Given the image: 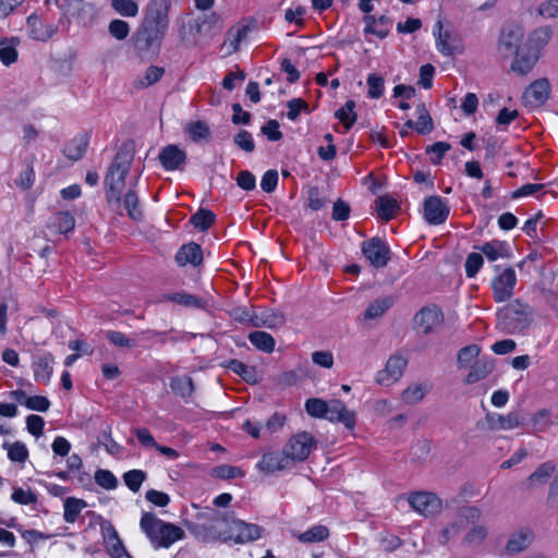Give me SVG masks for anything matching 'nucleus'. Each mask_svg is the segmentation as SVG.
<instances>
[{"instance_id":"nucleus-1","label":"nucleus","mask_w":558,"mask_h":558,"mask_svg":"<svg viewBox=\"0 0 558 558\" xmlns=\"http://www.w3.org/2000/svg\"><path fill=\"white\" fill-rule=\"evenodd\" d=\"M171 0H149L144 16L132 36L135 49L141 53H157L169 29Z\"/></svg>"},{"instance_id":"nucleus-2","label":"nucleus","mask_w":558,"mask_h":558,"mask_svg":"<svg viewBox=\"0 0 558 558\" xmlns=\"http://www.w3.org/2000/svg\"><path fill=\"white\" fill-rule=\"evenodd\" d=\"M233 514L215 508H196L192 519L185 520L189 532L201 542H229Z\"/></svg>"},{"instance_id":"nucleus-3","label":"nucleus","mask_w":558,"mask_h":558,"mask_svg":"<svg viewBox=\"0 0 558 558\" xmlns=\"http://www.w3.org/2000/svg\"><path fill=\"white\" fill-rule=\"evenodd\" d=\"M134 159L132 143H123L108 167L104 180L105 198L111 211L121 213V194L125 187V178Z\"/></svg>"},{"instance_id":"nucleus-4","label":"nucleus","mask_w":558,"mask_h":558,"mask_svg":"<svg viewBox=\"0 0 558 558\" xmlns=\"http://www.w3.org/2000/svg\"><path fill=\"white\" fill-rule=\"evenodd\" d=\"M532 320L533 308L520 300L509 302L497 313V328L510 335L524 331Z\"/></svg>"},{"instance_id":"nucleus-5","label":"nucleus","mask_w":558,"mask_h":558,"mask_svg":"<svg viewBox=\"0 0 558 558\" xmlns=\"http://www.w3.org/2000/svg\"><path fill=\"white\" fill-rule=\"evenodd\" d=\"M141 529L156 547H170L184 537V531L172 524L163 522L154 513L145 512L141 518Z\"/></svg>"},{"instance_id":"nucleus-6","label":"nucleus","mask_w":558,"mask_h":558,"mask_svg":"<svg viewBox=\"0 0 558 558\" xmlns=\"http://www.w3.org/2000/svg\"><path fill=\"white\" fill-rule=\"evenodd\" d=\"M315 441L310 433L302 432L290 438L283 448L286 454L291 458L294 464L296 461H304L310 456Z\"/></svg>"},{"instance_id":"nucleus-7","label":"nucleus","mask_w":558,"mask_h":558,"mask_svg":"<svg viewBox=\"0 0 558 558\" xmlns=\"http://www.w3.org/2000/svg\"><path fill=\"white\" fill-rule=\"evenodd\" d=\"M410 506L424 517H433L441 511V499L434 493L417 492L409 496Z\"/></svg>"},{"instance_id":"nucleus-8","label":"nucleus","mask_w":558,"mask_h":558,"mask_svg":"<svg viewBox=\"0 0 558 558\" xmlns=\"http://www.w3.org/2000/svg\"><path fill=\"white\" fill-rule=\"evenodd\" d=\"M524 36L523 28L519 25H506L502 27L498 39V51L505 58L513 56L520 50Z\"/></svg>"},{"instance_id":"nucleus-9","label":"nucleus","mask_w":558,"mask_h":558,"mask_svg":"<svg viewBox=\"0 0 558 558\" xmlns=\"http://www.w3.org/2000/svg\"><path fill=\"white\" fill-rule=\"evenodd\" d=\"M362 252L376 268L385 267L390 260V250L380 238H372L362 243Z\"/></svg>"},{"instance_id":"nucleus-10","label":"nucleus","mask_w":558,"mask_h":558,"mask_svg":"<svg viewBox=\"0 0 558 558\" xmlns=\"http://www.w3.org/2000/svg\"><path fill=\"white\" fill-rule=\"evenodd\" d=\"M408 365V360L401 355H391L386 367L377 373L376 381L379 385L389 386L401 378Z\"/></svg>"},{"instance_id":"nucleus-11","label":"nucleus","mask_w":558,"mask_h":558,"mask_svg":"<svg viewBox=\"0 0 558 558\" xmlns=\"http://www.w3.org/2000/svg\"><path fill=\"white\" fill-rule=\"evenodd\" d=\"M515 283L517 277L513 268L508 267L504 269L492 282L495 301L504 302L508 300L513 293Z\"/></svg>"},{"instance_id":"nucleus-12","label":"nucleus","mask_w":558,"mask_h":558,"mask_svg":"<svg viewBox=\"0 0 558 558\" xmlns=\"http://www.w3.org/2000/svg\"><path fill=\"white\" fill-rule=\"evenodd\" d=\"M262 529L253 523L232 518L230 525V539L236 544H245L260 537Z\"/></svg>"},{"instance_id":"nucleus-13","label":"nucleus","mask_w":558,"mask_h":558,"mask_svg":"<svg viewBox=\"0 0 558 558\" xmlns=\"http://www.w3.org/2000/svg\"><path fill=\"white\" fill-rule=\"evenodd\" d=\"M550 93V84L547 78H539L530 84L523 93L524 105L537 108L545 104Z\"/></svg>"},{"instance_id":"nucleus-14","label":"nucleus","mask_w":558,"mask_h":558,"mask_svg":"<svg viewBox=\"0 0 558 558\" xmlns=\"http://www.w3.org/2000/svg\"><path fill=\"white\" fill-rule=\"evenodd\" d=\"M291 458L282 451H270L263 454L257 463V469L267 474L293 468Z\"/></svg>"},{"instance_id":"nucleus-15","label":"nucleus","mask_w":558,"mask_h":558,"mask_svg":"<svg viewBox=\"0 0 558 558\" xmlns=\"http://www.w3.org/2000/svg\"><path fill=\"white\" fill-rule=\"evenodd\" d=\"M433 33L436 37V48L441 54L451 57L460 52L458 38L451 32L444 31L441 21L435 24Z\"/></svg>"},{"instance_id":"nucleus-16","label":"nucleus","mask_w":558,"mask_h":558,"mask_svg":"<svg viewBox=\"0 0 558 558\" xmlns=\"http://www.w3.org/2000/svg\"><path fill=\"white\" fill-rule=\"evenodd\" d=\"M449 215V207L439 196H429L424 202V218L429 225H441Z\"/></svg>"},{"instance_id":"nucleus-17","label":"nucleus","mask_w":558,"mask_h":558,"mask_svg":"<svg viewBox=\"0 0 558 558\" xmlns=\"http://www.w3.org/2000/svg\"><path fill=\"white\" fill-rule=\"evenodd\" d=\"M444 320L442 313L437 306L423 307L414 316V323L422 333L427 335Z\"/></svg>"},{"instance_id":"nucleus-18","label":"nucleus","mask_w":558,"mask_h":558,"mask_svg":"<svg viewBox=\"0 0 558 558\" xmlns=\"http://www.w3.org/2000/svg\"><path fill=\"white\" fill-rule=\"evenodd\" d=\"M330 422L342 423L347 429L353 430L356 423V416L353 411L347 409L343 402L331 400L328 404L326 417Z\"/></svg>"},{"instance_id":"nucleus-19","label":"nucleus","mask_w":558,"mask_h":558,"mask_svg":"<svg viewBox=\"0 0 558 558\" xmlns=\"http://www.w3.org/2000/svg\"><path fill=\"white\" fill-rule=\"evenodd\" d=\"M158 158L162 167L168 171L182 169L186 162L185 151L172 144L163 147Z\"/></svg>"},{"instance_id":"nucleus-20","label":"nucleus","mask_w":558,"mask_h":558,"mask_svg":"<svg viewBox=\"0 0 558 558\" xmlns=\"http://www.w3.org/2000/svg\"><path fill=\"white\" fill-rule=\"evenodd\" d=\"M363 21L365 23L364 33L373 34L380 39L386 38L389 35L393 24L392 19L386 14H383L379 17H376L375 15H365Z\"/></svg>"},{"instance_id":"nucleus-21","label":"nucleus","mask_w":558,"mask_h":558,"mask_svg":"<svg viewBox=\"0 0 558 558\" xmlns=\"http://www.w3.org/2000/svg\"><path fill=\"white\" fill-rule=\"evenodd\" d=\"M515 58L511 63V70L520 75L527 74L536 64L539 54L534 49H521L514 53Z\"/></svg>"},{"instance_id":"nucleus-22","label":"nucleus","mask_w":558,"mask_h":558,"mask_svg":"<svg viewBox=\"0 0 558 558\" xmlns=\"http://www.w3.org/2000/svg\"><path fill=\"white\" fill-rule=\"evenodd\" d=\"M131 186L126 193L121 194V213L125 210L126 215L134 221H140L144 217L137 192Z\"/></svg>"},{"instance_id":"nucleus-23","label":"nucleus","mask_w":558,"mask_h":558,"mask_svg":"<svg viewBox=\"0 0 558 558\" xmlns=\"http://www.w3.org/2000/svg\"><path fill=\"white\" fill-rule=\"evenodd\" d=\"M175 262L179 266L187 264L196 267L203 262L202 246L195 242L182 245L175 254Z\"/></svg>"},{"instance_id":"nucleus-24","label":"nucleus","mask_w":558,"mask_h":558,"mask_svg":"<svg viewBox=\"0 0 558 558\" xmlns=\"http://www.w3.org/2000/svg\"><path fill=\"white\" fill-rule=\"evenodd\" d=\"M29 37L35 40L46 41L57 32V27L50 23H44L38 16L32 14L27 17Z\"/></svg>"},{"instance_id":"nucleus-25","label":"nucleus","mask_w":558,"mask_h":558,"mask_svg":"<svg viewBox=\"0 0 558 558\" xmlns=\"http://www.w3.org/2000/svg\"><path fill=\"white\" fill-rule=\"evenodd\" d=\"M53 363L54 359L51 353H45L36 357L33 363L35 380L43 384L49 383L53 372Z\"/></svg>"},{"instance_id":"nucleus-26","label":"nucleus","mask_w":558,"mask_h":558,"mask_svg":"<svg viewBox=\"0 0 558 558\" xmlns=\"http://www.w3.org/2000/svg\"><path fill=\"white\" fill-rule=\"evenodd\" d=\"M75 227V219L69 211H58L53 214L48 222L47 228L57 234H65Z\"/></svg>"},{"instance_id":"nucleus-27","label":"nucleus","mask_w":558,"mask_h":558,"mask_svg":"<svg viewBox=\"0 0 558 558\" xmlns=\"http://www.w3.org/2000/svg\"><path fill=\"white\" fill-rule=\"evenodd\" d=\"M190 29L195 31L197 34L209 31H220L221 20L216 12L204 13L202 16L190 21Z\"/></svg>"},{"instance_id":"nucleus-28","label":"nucleus","mask_w":558,"mask_h":558,"mask_svg":"<svg viewBox=\"0 0 558 558\" xmlns=\"http://www.w3.org/2000/svg\"><path fill=\"white\" fill-rule=\"evenodd\" d=\"M486 420L492 429H512L518 427L522 420L515 412H510L507 415L487 414Z\"/></svg>"},{"instance_id":"nucleus-29","label":"nucleus","mask_w":558,"mask_h":558,"mask_svg":"<svg viewBox=\"0 0 558 558\" xmlns=\"http://www.w3.org/2000/svg\"><path fill=\"white\" fill-rule=\"evenodd\" d=\"M478 248L490 262H495L498 258H507L510 255V246L504 241L494 240L486 242Z\"/></svg>"},{"instance_id":"nucleus-30","label":"nucleus","mask_w":558,"mask_h":558,"mask_svg":"<svg viewBox=\"0 0 558 558\" xmlns=\"http://www.w3.org/2000/svg\"><path fill=\"white\" fill-rule=\"evenodd\" d=\"M400 209L398 202L389 195H384L377 199V213L380 219L389 221Z\"/></svg>"},{"instance_id":"nucleus-31","label":"nucleus","mask_w":558,"mask_h":558,"mask_svg":"<svg viewBox=\"0 0 558 558\" xmlns=\"http://www.w3.org/2000/svg\"><path fill=\"white\" fill-rule=\"evenodd\" d=\"M532 541V534L529 531H520L509 538L506 550L509 554H518L529 547Z\"/></svg>"},{"instance_id":"nucleus-32","label":"nucleus","mask_w":558,"mask_h":558,"mask_svg":"<svg viewBox=\"0 0 558 558\" xmlns=\"http://www.w3.org/2000/svg\"><path fill=\"white\" fill-rule=\"evenodd\" d=\"M250 342L259 351L270 353L275 349L274 337L265 331H253L248 335Z\"/></svg>"},{"instance_id":"nucleus-33","label":"nucleus","mask_w":558,"mask_h":558,"mask_svg":"<svg viewBox=\"0 0 558 558\" xmlns=\"http://www.w3.org/2000/svg\"><path fill=\"white\" fill-rule=\"evenodd\" d=\"M553 35V31L549 26H542L532 32L529 36V48L539 51L541 48L545 47Z\"/></svg>"},{"instance_id":"nucleus-34","label":"nucleus","mask_w":558,"mask_h":558,"mask_svg":"<svg viewBox=\"0 0 558 558\" xmlns=\"http://www.w3.org/2000/svg\"><path fill=\"white\" fill-rule=\"evenodd\" d=\"M393 304L391 296L376 299L364 312V319H375L380 317Z\"/></svg>"},{"instance_id":"nucleus-35","label":"nucleus","mask_w":558,"mask_h":558,"mask_svg":"<svg viewBox=\"0 0 558 558\" xmlns=\"http://www.w3.org/2000/svg\"><path fill=\"white\" fill-rule=\"evenodd\" d=\"M2 447L8 451V458L12 462L24 463L28 459V449L22 441H5Z\"/></svg>"},{"instance_id":"nucleus-36","label":"nucleus","mask_w":558,"mask_h":558,"mask_svg":"<svg viewBox=\"0 0 558 558\" xmlns=\"http://www.w3.org/2000/svg\"><path fill=\"white\" fill-rule=\"evenodd\" d=\"M87 506L83 499L69 497L64 501L63 518L68 523H74L80 515L81 511Z\"/></svg>"},{"instance_id":"nucleus-37","label":"nucleus","mask_w":558,"mask_h":558,"mask_svg":"<svg viewBox=\"0 0 558 558\" xmlns=\"http://www.w3.org/2000/svg\"><path fill=\"white\" fill-rule=\"evenodd\" d=\"M355 102L353 100H348L343 107L338 109L335 113V117L342 123V125L350 130L356 121V113L354 112Z\"/></svg>"},{"instance_id":"nucleus-38","label":"nucleus","mask_w":558,"mask_h":558,"mask_svg":"<svg viewBox=\"0 0 558 558\" xmlns=\"http://www.w3.org/2000/svg\"><path fill=\"white\" fill-rule=\"evenodd\" d=\"M185 131L190 135V138L195 143L207 141L210 136L209 126L204 121H196L187 124Z\"/></svg>"},{"instance_id":"nucleus-39","label":"nucleus","mask_w":558,"mask_h":558,"mask_svg":"<svg viewBox=\"0 0 558 558\" xmlns=\"http://www.w3.org/2000/svg\"><path fill=\"white\" fill-rule=\"evenodd\" d=\"M492 372V365L487 362L477 361L471 365V369L465 377V384L471 385L484 379Z\"/></svg>"},{"instance_id":"nucleus-40","label":"nucleus","mask_w":558,"mask_h":558,"mask_svg":"<svg viewBox=\"0 0 558 558\" xmlns=\"http://www.w3.org/2000/svg\"><path fill=\"white\" fill-rule=\"evenodd\" d=\"M160 302H174L187 307H199L201 301L197 296L186 293V292H178L172 294H165L161 296Z\"/></svg>"},{"instance_id":"nucleus-41","label":"nucleus","mask_w":558,"mask_h":558,"mask_svg":"<svg viewBox=\"0 0 558 558\" xmlns=\"http://www.w3.org/2000/svg\"><path fill=\"white\" fill-rule=\"evenodd\" d=\"M170 387L182 398L191 397L194 392V384L191 377L183 376V377H173L170 383Z\"/></svg>"},{"instance_id":"nucleus-42","label":"nucleus","mask_w":558,"mask_h":558,"mask_svg":"<svg viewBox=\"0 0 558 558\" xmlns=\"http://www.w3.org/2000/svg\"><path fill=\"white\" fill-rule=\"evenodd\" d=\"M165 74V68L150 65L147 68L143 77H138L135 85L140 88H146L157 83Z\"/></svg>"},{"instance_id":"nucleus-43","label":"nucleus","mask_w":558,"mask_h":558,"mask_svg":"<svg viewBox=\"0 0 558 558\" xmlns=\"http://www.w3.org/2000/svg\"><path fill=\"white\" fill-rule=\"evenodd\" d=\"M329 536V531L325 525H315L310 530L298 535V539L302 543L323 542Z\"/></svg>"},{"instance_id":"nucleus-44","label":"nucleus","mask_w":558,"mask_h":558,"mask_svg":"<svg viewBox=\"0 0 558 558\" xmlns=\"http://www.w3.org/2000/svg\"><path fill=\"white\" fill-rule=\"evenodd\" d=\"M426 388L422 384H412L401 393V399L407 404H416L424 399Z\"/></svg>"},{"instance_id":"nucleus-45","label":"nucleus","mask_w":558,"mask_h":558,"mask_svg":"<svg viewBox=\"0 0 558 558\" xmlns=\"http://www.w3.org/2000/svg\"><path fill=\"white\" fill-rule=\"evenodd\" d=\"M87 148V141L84 137L72 140L64 148V155L71 160H78L83 157Z\"/></svg>"},{"instance_id":"nucleus-46","label":"nucleus","mask_w":558,"mask_h":558,"mask_svg":"<svg viewBox=\"0 0 558 558\" xmlns=\"http://www.w3.org/2000/svg\"><path fill=\"white\" fill-rule=\"evenodd\" d=\"M191 222L196 229L206 231L215 222V215L208 209L201 208L191 217Z\"/></svg>"},{"instance_id":"nucleus-47","label":"nucleus","mask_w":558,"mask_h":558,"mask_svg":"<svg viewBox=\"0 0 558 558\" xmlns=\"http://www.w3.org/2000/svg\"><path fill=\"white\" fill-rule=\"evenodd\" d=\"M556 471V464L553 461H546L542 463L530 476L531 483L544 484Z\"/></svg>"},{"instance_id":"nucleus-48","label":"nucleus","mask_w":558,"mask_h":558,"mask_svg":"<svg viewBox=\"0 0 558 558\" xmlns=\"http://www.w3.org/2000/svg\"><path fill=\"white\" fill-rule=\"evenodd\" d=\"M146 477V472L134 469L123 474V482L130 490L137 493Z\"/></svg>"},{"instance_id":"nucleus-49","label":"nucleus","mask_w":558,"mask_h":558,"mask_svg":"<svg viewBox=\"0 0 558 558\" xmlns=\"http://www.w3.org/2000/svg\"><path fill=\"white\" fill-rule=\"evenodd\" d=\"M111 7L125 17H134L138 13V4L133 0H111Z\"/></svg>"},{"instance_id":"nucleus-50","label":"nucleus","mask_w":558,"mask_h":558,"mask_svg":"<svg viewBox=\"0 0 558 558\" xmlns=\"http://www.w3.org/2000/svg\"><path fill=\"white\" fill-rule=\"evenodd\" d=\"M329 402L318 398H311L305 402V410L313 417H326Z\"/></svg>"},{"instance_id":"nucleus-51","label":"nucleus","mask_w":558,"mask_h":558,"mask_svg":"<svg viewBox=\"0 0 558 558\" xmlns=\"http://www.w3.org/2000/svg\"><path fill=\"white\" fill-rule=\"evenodd\" d=\"M481 352V349L476 344H471L462 348L457 356V363L459 368H464L475 360Z\"/></svg>"},{"instance_id":"nucleus-52","label":"nucleus","mask_w":558,"mask_h":558,"mask_svg":"<svg viewBox=\"0 0 558 558\" xmlns=\"http://www.w3.org/2000/svg\"><path fill=\"white\" fill-rule=\"evenodd\" d=\"M366 84L368 87L367 95L369 98L377 99L383 96L385 86L383 76L376 73H371L367 76Z\"/></svg>"},{"instance_id":"nucleus-53","label":"nucleus","mask_w":558,"mask_h":558,"mask_svg":"<svg viewBox=\"0 0 558 558\" xmlns=\"http://www.w3.org/2000/svg\"><path fill=\"white\" fill-rule=\"evenodd\" d=\"M99 442L102 444L107 452L113 457H120L123 452V447L119 445L117 441H114V439L111 437L110 427L102 430L99 438Z\"/></svg>"},{"instance_id":"nucleus-54","label":"nucleus","mask_w":558,"mask_h":558,"mask_svg":"<svg viewBox=\"0 0 558 558\" xmlns=\"http://www.w3.org/2000/svg\"><path fill=\"white\" fill-rule=\"evenodd\" d=\"M130 31L129 23L119 19L112 20L108 26L109 34L118 40H124L129 36Z\"/></svg>"},{"instance_id":"nucleus-55","label":"nucleus","mask_w":558,"mask_h":558,"mask_svg":"<svg viewBox=\"0 0 558 558\" xmlns=\"http://www.w3.org/2000/svg\"><path fill=\"white\" fill-rule=\"evenodd\" d=\"M95 482L105 489H114L118 486V480L109 470H97L95 473Z\"/></svg>"},{"instance_id":"nucleus-56","label":"nucleus","mask_w":558,"mask_h":558,"mask_svg":"<svg viewBox=\"0 0 558 558\" xmlns=\"http://www.w3.org/2000/svg\"><path fill=\"white\" fill-rule=\"evenodd\" d=\"M487 537V530L484 525L474 524V526L463 537V543L468 546L478 545Z\"/></svg>"},{"instance_id":"nucleus-57","label":"nucleus","mask_w":558,"mask_h":558,"mask_svg":"<svg viewBox=\"0 0 558 558\" xmlns=\"http://www.w3.org/2000/svg\"><path fill=\"white\" fill-rule=\"evenodd\" d=\"M450 148V144L446 142H436L433 145L426 147V154L430 156V161L434 165H439Z\"/></svg>"},{"instance_id":"nucleus-58","label":"nucleus","mask_w":558,"mask_h":558,"mask_svg":"<svg viewBox=\"0 0 558 558\" xmlns=\"http://www.w3.org/2000/svg\"><path fill=\"white\" fill-rule=\"evenodd\" d=\"M11 499L19 505H25V506L34 505L38 500L36 494L32 489L25 490L22 487L13 488Z\"/></svg>"},{"instance_id":"nucleus-59","label":"nucleus","mask_w":558,"mask_h":558,"mask_svg":"<svg viewBox=\"0 0 558 558\" xmlns=\"http://www.w3.org/2000/svg\"><path fill=\"white\" fill-rule=\"evenodd\" d=\"M483 256L481 253H471L465 259V274L469 278H474L483 265Z\"/></svg>"},{"instance_id":"nucleus-60","label":"nucleus","mask_w":558,"mask_h":558,"mask_svg":"<svg viewBox=\"0 0 558 558\" xmlns=\"http://www.w3.org/2000/svg\"><path fill=\"white\" fill-rule=\"evenodd\" d=\"M108 340L120 348H134L136 345V341L121 331L109 330L107 331Z\"/></svg>"},{"instance_id":"nucleus-61","label":"nucleus","mask_w":558,"mask_h":558,"mask_svg":"<svg viewBox=\"0 0 558 558\" xmlns=\"http://www.w3.org/2000/svg\"><path fill=\"white\" fill-rule=\"evenodd\" d=\"M234 144L245 153H253L255 143L250 132L241 130L233 138Z\"/></svg>"},{"instance_id":"nucleus-62","label":"nucleus","mask_w":558,"mask_h":558,"mask_svg":"<svg viewBox=\"0 0 558 558\" xmlns=\"http://www.w3.org/2000/svg\"><path fill=\"white\" fill-rule=\"evenodd\" d=\"M458 514L466 524H476L482 518V511L475 506H464L458 510Z\"/></svg>"},{"instance_id":"nucleus-63","label":"nucleus","mask_w":558,"mask_h":558,"mask_svg":"<svg viewBox=\"0 0 558 558\" xmlns=\"http://www.w3.org/2000/svg\"><path fill=\"white\" fill-rule=\"evenodd\" d=\"M537 13L544 19L558 17V0H545L537 7Z\"/></svg>"},{"instance_id":"nucleus-64","label":"nucleus","mask_w":558,"mask_h":558,"mask_svg":"<svg viewBox=\"0 0 558 558\" xmlns=\"http://www.w3.org/2000/svg\"><path fill=\"white\" fill-rule=\"evenodd\" d=\"M214 475L222 480H228L238 476H243V472L238 466L221 464L214 469Z\"/></svg>"}]
</instances>
